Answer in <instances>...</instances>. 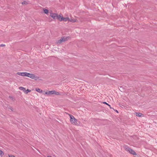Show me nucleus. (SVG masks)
<instances>
[{"label":"nucleus","mask_w":157,"mask_h":157,"mask_svg":"<svg viewBox=\"0 0 157 157\" xmlns=\"http://www.w3.org/2000/svg\"><path fill=\"white\" fill-rule=\"evenodd\" d=\"M69 116L70 117V121L71 123L73 124L77 125L78 124L77 122V120L75 119L73 116L71 115H70Z\"/></svg>","instance_id":"1"},{"label":"nucleus","mask_w":157,"mask_h":157,"mask_svg":"<svg viewBox=\"0 0 157 157\" xmlns=\"http://www.w3.org/2000/svg\"><path fill=\"white\" fill-rule=\"evenodd\" d=\"M35 90L36 91L40 93H41L43 91L42 90L39 88H36L35 89Z\"/></svg>","instance_id":"12"},{"label":"nucleus","mask_w":157,"mask_h":157,"mask_svg":"<svg viewBox=\"0 0 157 157\" xmlns=\"http://www.w3.org/2000/svg\"><path fill=\"white\" fill-rule=\"evenodd\" d=\"M50 16L54 19H57L59 20V18H60V17H61L60 15H58L57 14L55 13H51Z\"/></svg>","instance_id":"4"},{"label":"nucleus","mask_w":157,"mask_h":157,"mask_svg":"<svg viewBox=\"0 0 157 157\" xmlns=\"http://www.w3.org/2000/svg\"><path fill=\"white\" fill-rule=\"evenodd\" d=\"M69 38V37H62L60 40H59L56 43L57 44H60L63 42L67 40Z\"/></svg>","instance_id":"3"},{"label":"nucleus","mask_w":157,"mask_h":157,"mask_svg":"<svg viewBox=\"0 0 157 157\" xmlns=\"http://www.w3.org/2000/svg\"><path fill=\"white\" fill-rule=\"evenodd\" d=\"M0 155H3V153L2 151L0 150Z\"/></svg>","instance_id":"16"},{"label":"nucleus","mask_w":157,"mask_h":157,"mask_svg":"<svg viewBox=\"0 0 157 157\" xmlns=\"http://www.w3.org/2000/svg\"><path fill=\"white\" fill-rule=\"evenodd\" d=\"M26 73L25 72H17V74L19 75H21L22 76H26Z\"/></svg>","instance_id":"7"},{"label":"nucleus","mask_w":157,"mask_h":157,"mask_svg":"<svg viewBox=\"0 0 157 157\" xmlns=\"http://www.w3.org/2000/svg\"><path fill=\"white\" fill-rule=\"evenodd\" d=\"M69 18L68 17H61H61H60V18L59 19V20L60 21H69Z\"/></svg>","instance_id":"6"},{"label":"nucleus","mask_w":157,"mask_h":157,"mask_svg":"<svg viewBox=\"0 0 157 157\" xmlns=\"http://www.w3.org/2000/svg\"><path fill=\"white\" fill-rule=\"evenodd\" d=\"M5 46V45L3 44H1L0 45V47H3Z\"/></svg>","instance_id":"20"},{"label":"nucleus","mask_w":157,"mask_h":157,"mask_svg":"<svg viewBox=\"0 0 157 157\" xmlns=\"http://www.w3.org/2000/svg\"><path fill=\"white\" fill-rule=\"evenodd\" d=\"M54 90L48 91L46 92L45 93V94H54Z\"/></svg>","instance_id":"8"},{"label":"nucleus","mask_w":157,"mask_h":157,"mask_svg":"<svg viewBox=\"0 0 157 157\" xmlns=\"http://www.w3.org/2000/svg\"><path fill=\"white\" fill-rule=\"evenodd\" d=\"M27 3L26 2L24 1L22 2V4H25Z\"/></svg>","instance_id":"19"},{"label":"nucleus","mask_w":157,"mask_h":157,"mask_svg":"<svg viewBox=\"0 0 157 157\" xmlns=\"http://www.w3.org/2000/svg\"><path fill=\"white\" fill-rule=\"evenodd\" d=\"M136 115L138 117H141L143 114L140 113H136Z\"/></svg>","instance_id":"10"},{"label":"nucleus","mask_w":157,"mask_h":157,"mask_svg":"<svg viewBox=\"0 0 157 157\" xmlns=\"http://www.w3.org/2000/svg\"><path fill=\"white\" fill-rule=\"evenodd\" d=\"M31 91V90H29V89H27V90H25V93L26 94H27L28 92Z\"/></svg>","instance_id":"14"},{"label":"nucleus","mask_w":157,"mask_h":157,"mask_svg":"<svg viewBox=\"0 0 157 157\" xmlns=\"http://www.w3.org/2000/svg\"><path fill=\"white\" fill-rule=\"evenodd\" d=\"M116 112H117L118 113V111L117 110H114Z\"/></svg>","instance_id":"21"},{"label":"nucleus","mask_w":157,"mask_h":157,"mask_svg":"<svg viewBox=\"0 0 157 157\" xmlns=\"http://www.w3.org/2000/svg\"><path fill=\"white\" fill-rule=\"evenodd\" d=\"M103 104H106V105H108L110 107V105L109 104H108V103H107L106 102H103Z\"/></svg>","instance_id":"18"},{"label":"nucleus","mask_w":157,"mask_h":157,"mask_svg":"<svg viewBox=\"0 0 157 157\" xmlns=\"http://www.w3.org/2000/svg\"><path fill=\"white\" fill-rule=\"evenodd\" d=\"M125 150L126 151H128L131 154L136 155V153L133 150L131 149L130 148L128 147H126Z\"/></svg>","instance_id":"5"},{"label":"nucleus","mask_w":157,"mask_h":157,"mask_svg":"<svg viewBox=\"0 0 157 157\" xmlns=\"http://www.w3.org/2000/svg\"><path fill=\"white\" fill-rule=\"evenodd\" d=\"M110 107V108L111 109H113L112 107H111V106H110V107Z\"/></svg>","instance_id":"22"},{"label":"nucleus","mask_w":157,"mask_h":157,"mask_svg":"<svg viewBox=\"0 0 157 157\" xmlns=\"http://www.w3.org/2000/svg\"><path fill=\"white\" fill-rule=\"evenodd\" d=\"M26 74V76L29 77L32 79H34L35 80H37L39 78V77L32 74H30L27 72Z\"/></svg>","instance_id":"2"},{"label":"nucleus","mask_w":157,"mask_h":157,"mask_svg":"<svg viewBox=\"0 0 157 157\" xmlns=\"http://www.w3.org/2000/svg\"><path fill=\"white\" fill-rule=\"evenodd\" d=\"M8 156L9 157H15L14 155H9Z\"/></svg>","instance_id":"17"},{"label":"nucleus","mask_w":157,"mask_h":157,"mask_svg":"<svg viewBox=\"0 0 157 157\" xmlns=\"http://www.w3.org/2000/svg\"><path fill=\"white\" fill-rule=\"evenodd\" d=\"M19 89L20 90H23L24 92H25V89L23 87L20 86L19 87Z\"/></svg>","instance_id":"11"},{"label":"nucleus","mask_w":157,"mask_h":157,"mask_svg":"<svg viewBox=\"0 0 157 157\" xmlns=\"http://www.w3.org/2000/svg\"><path fill=\"white\" fill-rule=\"evenodd\" d=\"M54 94H55L56 95H59V93L58 92H56L54 90Z\"/></svg>","instance_id":"15"},{"label":"nucleus","mask_w":157,"mask_h":157,"mask_svg":"<svg viewBox=\"0 0 157 157\" xmlns=\"http://www.w3.org/2000/svg\"><path fill=\"white\" fill-rule=\"evenodd\" d=\"M69 21L72 22H75L76 21V20L72 18L71 19L69 18Z\"/></svg>","instance_id":"9"},{"label":"nucleus","mask_w":157,"mask_h":157,"mask_svg":"<svg viewBox=\"0 0 157 157\" xmlns=\"http://www.w3.org/2000/svg\"><path fill=\"white\" fill-rule=\"evenodd\" d=\"M43 10L44 13H45L46 14H47L48 13V10L47 9H46L44 8H43Z\"/></svg>","instance_id":"13"}]
</instances>
